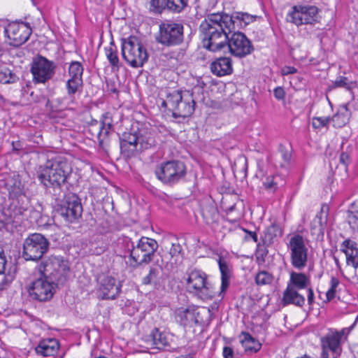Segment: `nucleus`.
Returning a JSON list of instances; mask_svg holds the SVG:
<instances>
[{
  "mask_svg": "<svg viewBox=\"0 0 358 358\" xmlns=\"http://www.w3.org/2000/svg\"><path fill=\"white\" fill-rule=\"evenodd\" d=\"M5 187L8 190L10 197L15 198L23 193L24 186L19 176L9 177L6 180Z\"/></svg>",
  "mask_w": 358,
  "mask_h": 358,
  "instance_id": "26",
  "label": "nucleus"
},
{
  "mask_svg": "<svg viewBox=\"0 0 358 358\" xmlns=\"http://www.w3.org/2000/svg\"><path fill=\"white\" fill-rule=\"evenodd\" d=\"M348 333L347 329H343L339 331L330 330L328 334L321 338L322 349H328L334 353L339 355L341 341Z\"/></svg>",
  "mask_w": 358,
  "mask_h": 358,
  "instance_id": "18",
  "label": "nucleus"
},
{
  "mask_svg": "<svg viewBox=\"0 0 358 358\" xmlns=\"http://www.w3.org/2000/svg\"><path fill=\"white\" fill-rule=\"evenodd\" d=\"M6 262L7 261L4 255L3 250L0 247V273H4Z\"/></svg>",
  "mask_w": 358,
  "mask_h": 358,
  "instance_id": "53",
  "label": "nucleus"
},
{
  "mask_svg": "<svg viewBox=\"0 0 358 358\" xmlns=\"http://www.w3.org/2000/svg\"><path fill=\"white\" fill-rule=\"evenodd\" d=\"M56 66L52 61L45 57L38 55L33 59L31 73L33 75V80L36 83H45L55 75Z\"/></svg>",
  "mask_w": 358,
  "mask_h": 358,
  "instance_id": "13",
  "label": "nucleus"
},
{
  "mask_svg": "<svg viewBox=\"0 0 358 358\" xmlns=\"http://www.w3.org/2000/svg\"><path fill=\"white\" fill-rule=\"evenodd\" d=\"M6 224V215L0 213V230L5 227Z\"/></svg>",
  "mask_w": 358,
  "mask_h": 358,
  "instance_id": "63",
  "label": "nucleus"
},
{
  "mask_svg": "<svg viewBox=\"0 0 358 358\" xmlns=\"http://www.w3.org/2000/svg\"><path fill=\"white\" fill-rule=\"evenodd\" d=\"M189 0H150V11L154 14H162L164 11L179 14L188 6Z\"/></svg>",
  "mask_w": 358,
  "mask_h": 358,
  "instance_id": "15",
  "label": "nucleus"
},
{
  "mask_svg": "<svg viewBox=\"0 0 358 358\" xmlns=\"http://www.w3.org/2000/svg\"><path fill=\"white\" fill-rule=\"evenodd\" d=\"M330 283H331V286H330L329 289H328V291H336V287L339 285L338 279L335 277H332L331 278Z\"/></svg>",
  "mask_w": 358,
  "mask_h": 358,
  "instance_id": "59",
  "label": "nucleus"
},
{
  "mask_svg": "<svg viewBox=\"0 0 358 358\" xmlns=\"http://www.w3.org/2000/svg\"><path fill=\"white\" fill-rule=\"evenodd\" d=\"M222 354L224 358H234V350L231 347L224 346Z\"/></svg>",
  "mask_w": 358,
  "mask_h": 358,
  "instance_id": "57",
  "label": "nucleus"
},
{
  "mask_svg": "<svg viewBox=\"0 0 358 358\" xmlns=\"http://www.w3.org/2000/svg\"><path fill=\"white\" fill-rule=\"evenodd\" d=\"M83 87V81H75L68 79L66 83V93L69 98L73 99L78 92H81Z\"/></svg>",
  "mask_w": 358,
  "mask_h": 358,
  "instance_id": "37",
  "label": "nucleus"
},
{
  "mask_svg": "<svg viewBox=\"0 0 358 358\" xmlns=\"http://www.w3.org/2000/svg\"><path fill=\"white\" fill-rule=\"evenodd\" d=\"M186 166L179 160H170L157 166L155 174L163 184L172 186L185 178Z\"/></svg>",
  "mask_w": 358,
  "mask_h": 358,
  "instance_id": "6",
  "label": "nucleus"
},
{
  "mask_svg": "<svg viewBox=\"0 0 358 358\" xmlns=\"http://www.w3.org/2000/svg\"><path fill=\"white\" fill-rule=\"evenodd\" d=\"M43 277L32 280L28 285V291L43 289L53 291L66 287L70 273L69 262L61 256H50L41 265Z\"/></svg>",
  "mask_w": 358,
  "mask_h": 358,
  "instance_id": "2",
  "label": "nucleus"
},
{
  "mask_svg": "<svg viewBox=\"0 0 358 358\" xmlns=\"http://www.w3.org/2000/svg\"><path fill=\"white\" fill-rule=\"evenodd\" d=\"M339 162L344 166L345 169H347V166L350 163V157L347 152H343L340 155Z\"/></svg>",
  "mask_w": 358,
  "mask_h": 358,
  "instance_id": "56",
  "label": "nucleus"
},
{
  "mask_svg": "<svg viewBox=\"0 0 358 358\" xmlns=\"http://www.w3.org/2000/svg\"><path fill=\"white\" fill-rule=\"evenodd\" d=\"M217 263L221 273L220 291H226L229 286L232 275V269L229 262L222 257H220Z\"/></svg>",
  "mask_w": 358,
  "mask_h": 358,
  "instance_id": "25",
  "label": "nucleus"
},
{
  "mask_svg": "<svg viewBox=\"0 0 358 358\" xmlns=\"http://www.w3.org/2000/svg\"><path fill=\"white\" fill-rule=\"evenodd\" d=\"M274 96L278 100H282L285 99V92L282 87H277L273 90Z\"/></svg>",
  "mask_w": 358,
  "mask_h": 358,
  "instance_id": "55",
  "label": "nucleus"
},
{
  "mask_svg": "<svg viewBox=\"0 0 358 358\" xmlns=\"http://www.w3.org/2000/svg\"><path fill=\"white\" fill-rule=\"evenodd\" d=\"M308 241L303 236L295 234L289 239L287 244L290 251V259L292 266L298 270L304 268L308 262Z\"/></svg>",
  "mask_w": 358,
  "mask_h": 358,
  "instance_id": "9",
  "label": "nucleus"
},
{
  "mask_svg": "<svg viewBox=\"0 0 358 358\" xmlns=\"http://www.w3.org/2000/svg\"><path fill=\"white\" fill-rule=\"evenodd\" d=\"M70 78L69 79L71 80L75 81H83V76L78 75V74H74V73H69Z\"/></svg>",
  "mask_w": 358,
  "mask_h": 358,
  "instance_id": "62",
  "label": "nucleus"
},
{
  "mask_svg": "<svg viewBox=\"0 0 358 358\" xmlns=\"http://www.w3.org/2000/svg\"><path fill=\"white\" fill-rule=\"evenodd\" d=\"M201 215L207 224H211L216 221L218 212L214 206H206L201 209Z\"/></svg>",
  "mask_w": 358,
  "mask_h": 358,
  "instance_id": "35",
  "label": "nucleus"
},
{
  "mask_svg": "<svg viewBox=\"0 0 358 358\" xmlns=\"http://www.w3.org/2000/svg\"><path fill=\"white\" fill-rule=\"evenodd\" d=\"M182 251V246L178 243H172L169 254L172 258L178 257Z\"/></svg>",
  "mask_w": 358,
  "mask_h": 358,
  "instance_id": "49",
  "label": "nucleus"
},
{
  "mask_svg": "<svg viewBox=\"0 0 358 358\" xmlns=\"http://www.w3.org/2000/svg\"><path fill=\"white\" fill-rule=\"evenodd\" d=\"M278 177H268L264 182V186L267 190L274 192L278 188L276 179Z\"/></svg>",
  "mask_w": 358,
  "mask_h": 358,
  "instance_id": "46",
  "label": "nucleus"
},
{
  "mask_svg": "<svg viewBox=\"0 0 358 358\" xmlns=\"http://www.w3.org/2000/svg\"><path fill=\"white\" fill-rule=\"evenodd\" d=\"M173 91L171 92H169L166 94V98L165 100H163L161 106L165 108H167L169 110L172 112V103L170 102L171 100H173Z\"/></svg>",
  "mask_w": 358,
  "mask_h": 358,
  "instance_id": "51",
  "label": "nucleus"
},
{
  "mask_svg": "<svg viewBox=\"0 0 358 358\" xmlns=\"http://www.w3.org/2000/svg\"><path fill=\"white\" fill-rule=\"evenodd\" d=\"M16 76L7 67L0 68V83H10L15 82Z\"/></svg>",
  "mask_w": 358,
  "mask_h": 358,
  "instance_id": "40",
  "label": "nucleus"
},
{
  "mask_svg": "<svg viewBox=\"0 0 358 358\" xmlns=\"http://www.w3.org/2000/svg\"><path fill=\"white\" fill-rule=\"evenodd\" d=\"M348 220L352 228H358V201L351 205L350 209L348 211Z\"/></svg>",
  "mask_w": 358,
  "mask_h": 358,
  "instance_id": "38",
  "label": "nucleus"
},
{
  "mask_svg": "<svg viewBox=\"0 0 358 358\" xmlns=\"http://www.w3.org/2000/svg\"><path fill=\"white\" fill-rule=\"evenodd\" d=\"M72 171L68 159L63 156H57L40 167L37 178L46 191L58 199L62 194V187L68 182Z\"/></svg>",
  "mask_w": 358,
  "mask_h": 358,
  "instance_id": "3",
  "label": "nucleus"
},
{
  "mask_svg": "<svg viewBox=\"0 0 358 358\" xmlns=\"http://www.w3.org/2000/svg\"><path fill=\"white\" fill-rule=\"evenodd\" d=\"M100 125L103 126H113L112 115L109 112H106L102 115Z\"/></svg>",
  "mask_w": 358,
  "mask_h": 358,
  "instance_id": "50",
  "label": "nucleus"
},
{
  "mask_svg": "<svg viewBox=\"0 0 358 358\" xmlns=\"http://www.w3.org/2000/svg\"><path fill=\"white\" fill-rule=\"evenodd\" d=\"M310 284V278L303 273L292 271L290 273V278L288 286L285 291H295V289H306L313 291L308 288Z\"/></svg>",
  "mask_w": 358,
  "mask_h": 358,
  "instance_id": "22",
  "label": "nucleus"
},
{
  "mask_svg": "<svg viewBox=\"0 0 358 358\" xmlns=\"http://www.w3.org/2000/svg\"><path fill=\"white\" fill-rule=\"evenodd\" d=\"M245 231L248 234V236H246V238H251L254 242H257L258 238L256 232L249 231L248 230H245Z\"/></svg>",
  "mask_w": 358,
  "mask_h": 358,
  "instance_id": "61",
  "label": "nucleus"
},
{
  "mask_svg": "<svg viewBox=\"0 0 358 358\" xmlns=\"http://www.w3.org/2000/svg\"><path fill=\"white\" fill-rule=\"evenodd\" d=\"M184 26L180 22L166 20L159 24L156 41L166 47L181 45L184 41Z\"/></svg>",
  "mask_w": 358,
  "mask_h": 358,
  "instance_id": "7",
  "label": "nucleus"
},
{
  "mask_svg": "<svg viewBox=\"0 0 358 358\" xmlns=\"http://www.w3.org/2000/svg\"><path fill=\"white\" fill-rule=\"evenodd\" d=\"M122 56L134 68L142 67L148 59V53L139 38L130 36L121 39Z\"/></svg>",
  "mask_w": 358,
  "mask_h": 358,
  "instance_id": "5",
  "label": "nucleus"
},
{
  "mask_svg": "<svg viewBox=\"0 0 358 358\" xmlns=\"http://www.w3.org/2000/svg\"><path fill=\"white\" fill-rule=\"evenodd\" d=\"M13 280L14 276L13 275L8 274L5 275L0 282V291L8 289Z\"/></svg>",
  "mask_w": 358,
  "mask_h": 358,
  "instance_id": "47",
  "label": "nucleus"
},
{
  "mask_svg": "<svg viewBox=\"0 0 358 358\" xmlns=\"http://www.w3.org/2000/svg\"><path fill=\"white\" fill-rule=\"evenodd\" d=\"M188 275L186 280L187 287L194 291H202V289H213L214 287L208 280V275L201 270L193 268L187 271Z\"/></svg>",
  "mask_w": 358,
  "mask_h": 358,
  "instance_id": "16",
  "label": "nucleus"
},
{
  "mask_svg": "<svg viewBox=\"0 0 358 358\" xmlns=\"http://www.w3.org/2000/svg\"><path fill=\"white\" fill-rule=\"evenodd\" d=\"M111 128L112 127L100 125L99 131L98 133V139L100 143H102L104 138L108 136Z\"/></svg>",
  "mask_w": 358,
  "mask_h": 358,
  "instance_id": "48",
  "label": "nucleus"
},
{
  "mask_svg": "<svg viewBox=\"0 0 358 358\" xmlns=\"http://www.w3.org/2000/svg\"><path fill=\"white\" fill-rule=\"evenodd\" d=\"M123 243L129 254L130 261L134 263V266L143 264H148L151 262L159 247L155 239L145 236L141 238L136 245L128 238L123 239Z\"/></svg>",
  "mask_w": 358,
  "mask_h": 358,
  "instance_id": "4",
  "label": "nucleus"
},
{
  "mask_svg": "<svg viewBox=\"0 0 358 358\" xmlns=\"http://www.w3.org/2000/svg\"><path fill=\"white\" fill-rule=\"evenodd\" d=\"M120 143L138 145V131L134 133L124 132L120 137Z\"/></svg>",
  "mask_w": 358,
  "mask_h": 358,
  "instance_id": "41",
  "label": "nucleus"
},
{
  "mask_svg": "<svg viewBox=\"0 0 358 358\" xmlns=\"http://www.w3.org/2000/svg\"><path fill=\"white\" fill-rule=\"evenodd\" d=\"M159 270L157 268L151 267L148 274L143 277L142 283L143 285H153L154 288L158 289L159 287Z\"/></svg>",
  "mask_w": 358,
  "mask_h": 358,
  "instance_id": "34",
  "label": "nucleus"
},
{
  "mask_svg": "<svg viewBox=\"0 0 358 358\" xmlns=\"http://www.w3.org/2000/svg\"><path fill=\"white\" fill-rule=\"evenodd\" d=\"M341 250L346 256L348 265L358 268V243L350 238L345 239L341 244Z\"/></svg>",
  "mask_w": 358,
  "mask_h": 358,
  "instance_id": "20",
  "label": "nucleus"
},
{
  "mask_svg": "<svg viewBox=\"0 0 358 358\" xmlns=\"http://www.w3.org/2000/svg\"><path fill=\"white\" fill-rule=\"evenodd\" d=\"M98 283L100 285V289L110 291L113 288H115L117 291H120L121 288V284L120 282H117V280L115 278L106 275H100L97 278Z\"/></svg>",
  "mask_w": 358,
  "mask_h": 358,
  "instance_id": "31",
  "label": "nucleus"
},
{
  "mask_svg": "<svg viewBox=\"0 0 358 358\" xmlns=\"http://www.w3.org/2000/svg\"><path fill=\"white\" fill-rule=\"evenodd\" d=\"M57 213L69 222H73L80 218L83 213L80 199L74 193L65 194L62 203L57 208Z\"/></svg>",
  "mask_w": 358,
  "mask_h": 358,
  "instance_id": "11",
  "label": "nucleus"
},
{
  "mask_svg": "<svg viewBox=\"0 0 358 358\" xmlns=\"http://www.w3.org/2000/svg\"><path fill=\"white\" fill-rule=\"evenodd\" d=\"M353 85L354 83L352 82H348V78L339 76L333 82L332 85L329 86V88L344 87L348 90H350Z\"/></svg>",
  "mask_w": 358,
  "mask_h": 358,
  "instance_id": "42",
  "label": "nucleus"
},
{
  "mask_svg": "<svg viewBox=\"0 0 358 358\" xmlns=\"http://www.w3.org/2000/svg\"><path fill=\"white\" fill-rule=\"evenodd\" d=\"M59 348L58 340L55 338H49L41 341L36 347L35 350L38 355L43 357H50L55 355Z\"/></svg>",
  "mask_w": 358,
  "mask_h": 358,
  "instance_id": "24",
  "label": "nucleus"
},
{
  "mask_svg": "<svg viewBox=\"0 0 358 358\" xmlns=\"http://www.w3.org/2000/svg\"><path fill=\"white\" fill-rule=\"evenodd\" d=\"M210 69L213 75L219 77L230 75L233 72L231 59L227 57H219L210 64Z\"/></svg>",
  "mask_w": 358,
  "mask_h": 358,
  "instance_id": "21",
  "label": "nucleus"
},
{
  "mask_svg": "<svg viewBox=\"0 0 358 358\" xmlns=\"http://www.w3.org/2000/svg\"><path fill=\"white\" fill-rule=\"evenodd\" d=\"M105 52L112 69L118 70L120 69V62L117 57V49L113 41L110 42L108 47L105 48Z\"/></svg>",
  "mask_w": 358,
  "mask_h": 358,
  "instance_id": "33",
  "label": "nucleus"
},
{
  "mask_svg": "<svg viewBox=\"0 0 358 358\" xmlns=\"http://www.w3.org/2000/svg\"><path fill=\"white\" fill-rule=\"evenodd\" d=\"M50 241L39 233L29 234L24 241L22 257L27 261L37 262L48 251Z\"/></svg>",
  "mask_w": 358,
  "mask_h": 358,
  "instance_id": "8",
  "label": "nucleus"
},
{
  "mask_svg": "<svg viewBox=\"0 0 358 358\" xmlns=\"http://www.w3.org/2000/svg\"><path fill=\"white\" fill-rule=\"evenodd\" d=\"M297 69L294 66H285L281 69L280 73L282 76H288L297 73Z\"/></svg>",
  "mask_w": 358,
  "mask_h": 358,
  "instance_id": "54",
  "label": "nucleus"
},
{
  "mask_svg": "<svg viewBox=\"0 0 358 358\" xmlns=\"http://www.w3.org/2000/svg\"><path fill=\"white\" fill-rule=\"evenodd\" d=\"M4 33L10 45L19 47L28 41L31 29L27 23H12L4 28Z\"/></svg>",
  "mask_w": 358,
  "mask_h": 358,
  "instance_id": "14",
  "label": "nucleus"
},
{
  "mask_svg": "<svg viewBox=\"0 0 358 358\" xmlns=\"http://www.w3.org/2000/svg\"><path fill=\"white\" fill-rule=\"evenodd\" d=\"M138 145L137 144L120 143L122 155L126 159L136 157L141 150L140 148H138Z\"/></svg>",
  "mask_w": 358,
  "mask_h": 358,
  "instance_id": "36",
  "label": "nucleus"
},
{
  "mask_svg": "<svg viewBox=\"0 0 358 358\" xmlns=\"http://www.w3.org/2000/svg\"><path fill=\"white\" fill-rule=\"evenodd\" d=\"M11 145L14 152L17 153L23 149V143L20 141H13Z\"/></svg>",
  "mask_w": 358,
  "mask_h": 358,
  "instance_id": "58",
  "label": "nucleus"
},
{
  "mask_svg": "<svg viewBox=\"0 0 358 358\" xmlns=\"http://www.w3.org/2000/svg\"><path fill=\"white\" fill-rule=\"evenodd\" d=\"M138 145L141 151L155 148L157 145L156 132L148 128L139 129Z\"/></svg>",
  "mask_w": 358,
  "mask_h": 358,
  "instance_id": "23",
  "label": "nucleus"
},
{
  "mask_svg": "<svg viewBox=\"0 0 358 358\" xmlns=\"http://www.w3.org/2000/svg\"><path fill=\"white\" fill-rule=\"evenodd\" d=\"M282 235L281 228L277 224H271L265 230L264 236L262 237L263 243L268 246Z\"/></svg>",
  "mask_w": 358,
  "mask_h": 358,
  "instance_id": "30",
  "label": "nucleus"
},
{
  "mask_svg": "<svg viewBox=\"0 0 358 358\" xmlns=\"http://www.w3.org/2000/svg\"><path fill=\"white\" fill-rule=\"evenodd\" d=\"M172 103V116L177 117H188L194 110L196 102L194 99L193 92L185 90H173Z\"/></svg>",
  "mask_w": 358,
  "mask_h": 358,
  "instance_id": "10",
  "label": "nucleus"
},
{
  "mask_svg": "<svg viewBox=\"0 0 358 358\" xmlns=\"http://www.w3.org/2000/svg\"><path fill=\"white\" fill-rule=\"evenodd\" d=\"M305 302V298L299 292H283L281 303L283 306L294 304L301 306Z\"/></svg>",
  "mask_w": 358,
  "mask_h": 358,
  "instance_id": "32",
  "label": "nucleus"
},
{
  "mask_svg": "<svg viewBox=\"0 0 358 358\" xmlns=\"http://www.w3.org/2000/svg\"><path fill=\"white\" fill-rule=\"evenodd\" d=\"M340 117L341 115L338 113L335 114L332 117H315L313 118L312 126L314 129H322L327 127L330 122L332 121L334 127H341L345 125V120L337 124V120Z\"/></svg>",
  "mask_w": 358,
  "mask_h": 358,
  "instance_id": "29",
  "label": "nucleus"
},
{
  "mask_svg": "<svg viewBox=\"0 0 358 358\" xmlns=\"http://www.w3.org/2000/svg\"><path fill=\"white\" fill-rule=\"evenodd\" d=\"M220 15L222 17L221 20L219 21L220 24L224 26L225 28L229 30H234L235 29V24L236 22H239L240 24L238 26H245L249 24L250 22H252L255 20V16L249 15L246 13H235L231 15H229L226 13H220Z\"/></svg>",
  "mask_w": 358,
  "mask_h": 358,
  "instance_id": "19",
  "label": "nucleus"
},
{
  "mask_svg": "<svg viewBox=\"0 0 358 358\" xmlns=\"http://www.w3.org/2000/svg\"><path fill=\"white\" fill-rule=\"evenodd\" d=\"M30 300L46 302L51 300L55 292H27Z\"/></svg>",
  "mask_w": 358,
  "mask_h": 358,
  "instance_id": "39",
  "label": "nucleus"
},
{
  "mask_svg": "<svg viewBox=\"0 0 358 358\" xmlns=\"http://www.w3.org/2000/svg\"><path fill=\"white\" fill-rule=\"evenodd\" d=\"M255 281L257 285H267L271 282L272 276L268 272L261 271L256 275Z\"/></svg>",
  "mask_w": 358,
  "mask_h": 358,
  "instance_id": "43",
  "label": "nucleus"
},
{
  "mask_svg": "<svg viewBox=\"0 0 358 358\" xmlns=\"http://www.w3.org/2000/svg\"><path fill=\"white\" fill-rule=\"evenodd\" d=\"M241 342L247 353H256L262 348V344L248 332L243 331L240 336Z\"/></svg>",
  "mask_w": 358,
  "mask_h": 358,
  "instance_id": "27",
  "label": "nucleus"
},
{
  "mask_svg": "<svg viewBox=\"0 0 358 358\" xmlns=\"http://www.w3.org/2000/svg\"><path fill=\"white\" fill-rule=\"evenodd\" d=\"M148 341L151 342L155 348L157 349H163L169 345V341L166 336L159 331L157 328H154L148 336Z\"/></svg>",
  "mask_w": 358,
  "mask_h": 358,
  "instance_id": "28",
  "label": "nucleus"
},
{
  "mask_svg": "<svg viewBox=\"0 0 358 358\" xmlns=\"http://www.w3.org/2000/svg\"><path fill=\"white\" fill-rule=\"evenodd\" d=\"M177 322L183 327H192L203 322L200 313L194 307L180 308L176 312Z\"/></svg>",
  "mask_w": 358,
  "mask_h": 358,
  "instance_id": "17",
  "label": "nucleus"
},
{
  "mask_svg": "<svg viewBox=\"0 0 358 358\" xmlns=\"http://www.w3.org/2000/svg\"><path fill=\"white\" fill-rule=\"evenodd\" d=\"M84 71L82 64L79 62H71L69 67V73L80 74L83 76Z\"/></svg>",
  "mask_w": 358,
  "mask_h": 358,
  "instance_id": "44",
  "label": "nucleus"
},
{
  "mask_svg": "<svg viewBox=\"0 0 358 358\" xmlns=\"http://www.w3.org/2000/svg\"><path fill=\"white\" fill-rule=\"evenodd\" d=\"M325 296V301L329 302L336 297V292H318Z\"/></svg>",
  "mask_w": 358,
  "mask_h": 358,
  "instance_id": "60",
  "label": "nucleus"
},
{
  "mask_svg": "<svg viewBox=\"0 0 358 358\" xmlns=\"http://www.w3.org/2000/svg\"><path fill=\"white\" fill-rule=\"evenodd\" d=\"M314 300V292H308V302L311 305Z\"/></svg>",
  "mask_w": 358,
  "mask_h": 358,
  "instance_id": "64",
  "label": "nucleus"
},
{
  "mask_svg": "<svg viewBox=\"0 0 358 358\" xmlns=\"http://www.w3.org/2000/svg\"><path fill=\"white\" fill-rule=\"evenodd\" d=\"M318 9L315 6L295 5L287 17V20L296 26L302 24H313L317 22Z\"/></svg>",
  "mask_w": 358,
  "mask_h": 358,
  "instance_id": "12",
  "label": "nucleus"
},
{
  "mask_svg": "<svg viewBox=\"0 0 358 358\" xmlns=\"http://www.w3.org/2000/svg\"><path fill=\"white\" fill-rule=\"evenodd\" d=\"M221 18L220 13H210L201 24L203 48L213 52L228 51L240 58L251 54L254 50L252 42L243 33L229 30L220 24Z\"/></svg>",
  "mask_w": 358,
  "mask_h": 358,
  "instance_id": "1",
  "label": "nucleus"
},
{
  "mask_svg": "<svg viewBox=\"0 0 358 358\" xmlns=\"http://www.w3.org/2000/svg\"><path fill=\"white\" fill-rule=\"evenodd\" d=\"M118 296V292L110 294V292H100L97 298L100 300H114Z\"/></svg>",
  "mask_w": 358,
  "mask_h": 358,
  "instance_id": "52",
  "label": "nucleus"
},
{
  "mask_svg": "<svg viewBox=\"0 0 358 358\" xmlns=\"http://www.w3.org/2000/svg\"><path fill=\"white\" fill-rule=\"evenodd\" d=\"M278 150L281 155L282 159L284 161V164H282L281 166H285L289 163L292 155L290 152L286 148V147L282 144L279 145Z\"/></svg>",
  "mask_w": 358,
  "mask_h": 358,
  "instance_id": "45",
  "label": "nucleus"
}]
</instances>
